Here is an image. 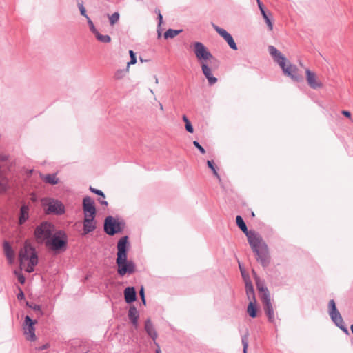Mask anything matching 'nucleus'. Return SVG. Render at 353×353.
Wrapping results in <instances>:
<instances>
[{
  "label": "nucleus",
  "instance_id": "nucleus-1",
  "mask_svg": "<svg viewBox=\"0 0 353 353\" xmlns=\"http://www.w3.org/2000/svg\"><path fill=\"white\" fill-rule=\"evenodd\" d=\"M127 243L128 237L124 236L120 239L117 243V272L121 276H124L126 274H131L135 271L134 263L127 259Z\"/></svg>",
  "mask_w": 353,
  "mask_h": 353
},
{
  "label": "nucleus",
  "instance_id": "nucleus-2",
  "mask_svg": "<svg viewBox=\"0 0 353 353\" xmlns=\"http://www.w3.org/2000/svg\"><path fill=\"white\" fill-rule=\"evenodd\" d=\"M21 269L24 268L28 272L34 271V267L38 263V258L32 246L26 241L19 254Z\"/></svg>",
  "mask_w": 353,
  "mask_h": 353
},
{
  "label": "nucleus",
  "instance_id": "nucleus-3",
  "mask_svg": "<svg viewBox=\"0 0 353 353\" xmlns=\"http://www.w3.org/2000/svg\"><path fill=\"white\" fill-rule=\"evenodd\" d=\"M67 243V237L62 231H56L52 236L46 242V245L53 251L65 250Z\"/></svg>",
  "mask_w": 353,
  "mask_h": 353
},
{
  "label": "nucleus",
  "instance_id": "nucleus-4",
  "mask_svg": "<svg viewBox=\"0 0 353 353\" xmlns=\"http://www.w3.org/2000/svg\"><path fill=\"white\" fill-rule=\"evenodd\" d=\"M56 232L54 226L50 223H43L38 226L35 231L34 234L36 239L38 242H46L50 239L52 235Z\"/></svg>",
  "mask_w": 353,
  "mask_h": 353
},
{
  "label": "nucleus",
  "instance_id": "nucleus-5",
  "mask_svg": "<svg viewBox=\"0 0 353 353\" xmlns=\"http://www.w3.org/2000/svg\"><path fill=\"white\" fill-rule=\"evenodd\" d=\"M329 307V314L336 324L337 327H339L341 330H343L346 334H348V330L345 326V323L343 319L340 314V312L336 309L335 302L333 299H331L328 303Z\"/></svg>",
  "mask_w": 353,
  "mask_h": 353
},
{
  "label": "nucleus",
  "instance_id": "nucleus-6",
  "mask_svg": "<svg viewBox=\"0 0 353 353\" xmlns=\"http://www.w3.org/2000/svg\"><path fill=\"white\" fill-rule=\"evenodd\" d=\"M245 235L254 253H258L259 250L267 246L261 236L256 232L250 231Z\"/></svg>",
  "mask_w": 353,
  "mask_h": 353
},
{
  "label": "nucleus",
  "instance_id": "nucleus-7",
  "mask_svg": "<svg viewBox=\"0 0 353 353\" xmlns=\"http://www.w3.org/2000/svg\"><path fill=\"white\" fill-rule=\"evenodd\" d=\"M41 203L46 208V210L48 213L61 214L64 212L63 205L57 200L46 198L41 200Z\"/></svg>",
  "mask_w": 353,
  "mask_h": 353
},
{
  "label": "nucleus",
  "instance_id": "nucleus-8",
  "mask_svg": "<svg viewBox=\"0 0 353 353\" xmlns=\"http://www.w3.org/2000/svg\"><path fill=\"white\" fill-rule=\"evenodd\" d=\"M282 68L285 75L290 77L293 81H299L301 78L297 75L298 68L292 65L286 58H281V63L279 64Z\"/></svg>",
  "mask_w": 353,
  "mask_h": 353
},
{
  "label": "nucleus",
  "instance_id": "nucleus-9",
  "mask_svg": "<svg viewBox=\"0 0 353 353\" xmlns=\"http://www.w3.org/2000/svg\"><path fill=\"white\" fill-rule=\"evenodd\" d=\"M192 46L194 47V52L196 57L199 61L205 63L206 61L213 58L212 54L209 52L207 48L201 42H194Z\"/></svg>",
  "mask_w": 353,
  "mask_h": 353
},
{
  "label": "nucleus",
  "instance_id": "nucleus-10",
  "mask_svg": "<svg viewBox=\"0 0 353 353\" xmlns=\"http://www.w3.org/2000/svg\"><path fill=\"white\" fill-rule=\"evenodd\" d=\"M123 229V225L117 219L112 216H108L105 219L104 230L109 235H114L121 232Z\"/></svg>",
  "mask_w": 353,
  "mask_h": 353
},
{
  "label": "nucleus",
  "instance_id": "nucleus-11",
  "mask_svg": "<svg viewBox=\"0 0 353 353\" xmlns=\"http://www.w3.org/2000/svg\"><path fill=\"white\" fill-rule=\"evenodd\" d=\"M37 323V321H33L30 316H26L23 323V333L26 336V339L28 341H34L37 339L35 335L34 325Z\"/></svg>",
  "mask_w": 353,
  "mask_h": 353
},
{
  "label": "nucleus",
  "instance_id": "nucleus-12",
  "mask_svg": "<svg viewBox=\"0 0 353 353\" xmlns=\"http://www.w3.org/2000/svg\"><path fill=\"white\" fill-rule=\"evenodd\" d=\"M306 81L312 89H321L323 88V82L319 79L317 74L309 69L305 70Z\"/></svg>",
  "mask_w": 353,
  "mask_h": 353
},
{
  "label": "nucleus",
  "instance_id": "nucleus-13",
  "mask_svg": "<svg viewBox=\"0 0 353 353\" xmlns=\"http://www.w3.org/2000/svg\"><path fill=\"white\" fill-rule=\"evenodd\" d=\"M83 210L84 216H95L96 208L93 199L85 196L83 200Z\"/></svg>",
  "mask_w": 353,
  "mask_h": 353
},
{
  "label": "nucleus",
  "instance_id": "nucleus-14",
  "mask_svg": "<svg viewBox=\"0 0 353 353\" xmlns=\"http://www.w3.org/2000/svg\"><path fill=\"white\" fill-rule=\"evenodd\" d=\"M262 303L263 304L265 312L268 316L269 321L270 322H274V309L271 303L270 296H268L267 295L264 294Z\"/></svg>",
  "mask_w": 353,
  "mask_h": 353
},
{
  "label": "nucleus",
  "instance_id": "nucleus-15",
  "mask_svg": "<svg viewBox=\"0 0 353 353\" xmlns=\"http://www.w3.org/2000/svg\"><path fill=\"white\" fill-rule=\"evenodd\" d=\"M95 216H84L83 219V232L86 234L94 230L97 228Z\"/></svg>",
  "mask_w": 353,
  "mask_h": 353
},
{
  "label": "nucleus",
  "instance_id": "nucleus-16",
  "mask_svg": "<svg viewBox=\"0 0 353 353\" xmlns=\"http://www.w3.org/2000/svg\"><path fill=\"white\" fill-rule=\"evenodd\" d=\"M215 30L222 37L224 38L232 49L235 50H237L236 44L235 43L232 37L225 30L218 26H215Z\"/></svg>",
  "mask_w": 353,
  "mask_h": 353
},
{
  "label": "nucleus",
  "instance_id": "nucleus-17",
  "mask_svg": "<svg viewBox=\"0 0 353 353\" xmlns=\"http://www.w3.org/2000/svg\"><path fill=\"white\" fill-rule=\"evenodd\" d=\"M3 251L4 254L6 256V259L10 264H12L14 261V257L15 254L14 251L12 248V247L10 245L9 243L7 241H5L3 243Z\"/></svg>",
  "mask_w": 353,
  "mask_h": 353
},
{
  "label": "nucleus",
  "instance_id": "nucleus-18",
  "mask_svg": "<svg viewBox=\"0 0 353 353\" xmlns=\"http://www.w3.org/2000/svg\"><path fill=\"white\" fill-rule=\"evenodd\" d=\"M257 256V260L262 263L263 265H266L269 262V256L268 253V247L262 248L259 250L258 253H254Z\"/></svg>",
  "mask_w": 353,
  "mask_h": 353
},
{
  "label": "nucleus",
  "instance_id": "nucleus-19",
  "mask_svg": "<svg viewBox=\"0 0 353 353\" xmlns=\"http://www.w3.org/2000/svg\"><path fill=\"white\" fill-rule=\"evenodd\" d=\"M201 68L203 73L207 78L209 83L211 85L214 84L217 81V79L212 77L210 68L206 65L205 63L203 62H202Z\"/></svg>",
  "mask_w": 353,
  "mask_h": 353
},
{
  "label": "nucleus",
  "instance_id": "nucleus-20",
  "mask_svg": "<svg viewBox=\"0 0 353 353\" xmlns=\"http://www.w3.org/2000/svg\"><path fill=\"white\" fill-rule=\"evenodd\" d=\"M124 297L126 303H130L136 300V292L133 287H128L124 290Z\"/></svg>",
  "mask_w": 353,
  "mask_h": 353
},
{
  "label": "nucleus",
  "instance_id": "nucleus-21",
  "mask_svg": "<svg viewBox=\"0 0 353 353\" xmlns=\"http://www.w3.org/2000/svg\"><path fill=\"white\" fill-rule=\"evenodd\" d=\"M128 317L131 321L132 323L137 327L138 324L139 313L137 308L134 306L130 307L128 312Z\"/></svg>",
  "mask_w": 353,
  "mask_h": 353
},
{
  "label": "nucleus",
  "instance_id": "nucleus-22",
  "mask_svg": "<svg viewBox=\"0 0 353 353\" xmlns=\"http://www.w3.org/2000/svg\"><path fill=\"white\" fill-rule=\"evenodd\" d=\"M256 1H257L260 11L261 12V14L263 15V19H265V23H267L269 30L270 31H272L273 30V24H272L271 20L270 19L269 17L266 14L265 10H264L263 3L260 1V0H256Z\"/></svg>",
  "mask_w": 353,
  "mask_h": 353
},
{
  "label": "nucleus",
  "instance_id": "nucleus-23",
  "mask_svg": "<svg viewBox=\"0 0 353 353\" xmlns=\"http://www.w3.org/2000/svg\"><path fill=\"white\" fill-rule=\"evenodd\" d=\"M145 330L148 334L151 336L154 341H155L157 337V334L153 327L151 321L149 319L145 321Z\"/></svg>",
  "mask_w": 353,
  "mask_h": 353
},
{
  "label": "nucleus",
  "instance_id": "nucleus-24",
  "mask_svg": "<svg viewBox=\"0 0 353 353\" xmlns=\"http://www.w3.org/2000/svg\"><path fill=\"white\" fill-rule=\"evenodd\" d=\"M247 312L252 318H255L257 316V307L256 301H250L247 307Z\"/></svg>",
  "mask_w": 353,
  "mask_h": 353
},
{
  "label": "nucleus",
  "instance_id": "nucleus-25",
  "mask_svg": "<svg viewBox=\"0 0 353 353\" xmlns=\"http://www.w3.org/2000/svg\"><path fill=\"white\" fill-rule=\"evenodd\" d=\"M10 188L8 179L3 176L0 175V194H3Z\"/></svg>",
  "mask_w": 353,
  "mask_h": 353
},
{
  "label": "nucleus",
  "instance_id": "nucleus-26",
  "mask_svg": "<svg viewBox=\"0 0 353 353\" xmlns=\"http://www.w3.org/2000/svg\"><path fill=\"white\" fill-rule=\"evenodd\" d=\"M270 53L274 57L275 61L278 64H280L281 58H285L275 47H269Z\"/></svg>",
  "mask_w": 353,
  "mask_h": 353
},
{
  "label": "nucleus",
  "instance_id": "nucleus-27",
  "mask_svg": "<svg viewBox=\"0 0 353 353\" xmlns=\"http://www.w3.org/2000/svg\"><path fill=\"white\" fill-rule=\"evenodd\" d=\"M246 294L250 301H255L254 288L250 281L245 283Z\"/></svg>",
  "mask_w": 353,
  "mask_h": 353
},
{
  "label": "nucleus",
  "instance_id": "nucleus-28",
  "mask_svg": "<svg viewBox=\"0 0 353 353\" xmlns=\"http://www.w3.org/2000/svg\"><path fill=\"white\" fill-rule=\"evenodd\" d=\"M29 208L27 205H23L21 208V212L19 216V223L23 224L28 218Z\"/></svg>",
  "mask_w": 353,
  "mask_h": 353
},
{
  "label": "nucleus",
  "instance_id": "nucleus-29",
  "mask_svg": "<svg viewBox=\"0 0 353 353\" xmlns=\"http://www.w3.org/2000/svg\"><path fill=\"white\" fill-rule=\"evenodd\" d=\"M41 177L46 183L52 185H55L59 183V179L56 177L54 174L41 175Z\"/></svg>",
  "mask_w": 353,
  "mask_h": 353
},
{
  "label": "nucleus",
  "instance_id": "nucleus-30",
  "mask_svg": "<svg viewBox=\"0 0 353 353\" xmlns=\"http://www.w3.org/2000/svg\"><path fill=\"white\" fill-rule=\"evenodd\" d=\"M255 279L256 280V286H257V289L259 290V296L261 297V301H263V295L265 294L267 295L268 296H270V294L268 292V290L265 288L263 287V285L262 284H261L259 281H258V278L256 276H255Z\"/></svg>",
  "mask_w": 353,
  "mask_h": 353
},
{
  "label": "nucleus",
  "instance_id": "nucleus-31",
  "mask_svg": "<svg viewBox=\"0 0 353 353\" xmlns=\"http://www.w3.org/2000/svg\"><path fill=\"white\" fill-rule=\"evenodd\" d=\"M236 222L238 227L242 230L243 233H245V234L250 232L248 230L247 226L241 216H236Z\"/></svg>",
  "mask_w": 353,
  "mask_h": 353
},
{
  "label": "nucleus",
  "instance_id": "nucleus-32",
  "mask_svg": "<svg viewBox=\"0 0 353 353\" xmlns=\"http://www.w3.org/2000/svg\"><path fill=\"white\" fill-rule=\"evenodd\" d=\"M181 32H182V30H176L169 29L164 33V38L165 39L174 38Z\"/></svg>",
  "mask_w": 353,
  "mask_h": 353
},
{
  "label": "nucleus",
  "instance_id": "nucleus-33",
  "mask_svg": "<svg viewBox=\"0 0 353 353\" xmlns=\"http://www.w3.org/2000/svg\"><path fill=\"white\" fill-rule=\"evenodd\" d=\"M96 38L102 43H108L111 41V38L108 35H103L99 33L98 31L94 34Z\"/></svg>",
  "mask_w": 353,
  "mask_h": 353
},
{
  "label": "nucleus",
  "instance_id": "nucleus-34",
  "mask_svg": "<svg viewBox=\"0 0 353 353\" xmlns=\"http://www.w3.org/2000/svg\"><path fill=\"white\" fill-rule=\"evenodd\" d=\"M207 165L209 167V168L212 171L213 174L216 177V179L219 180V182L221 181V177L219 174V173L216 171V167L214 165L213 161H207Z\"/></svg>",
  "mask_w": 353,
  "mask_h": 353
},
{
  "label": "nucleus",
  "instance_id": "nucleus-35",
  "mask_svg": "<svg viewBox=\"0 0 353 353\" xmlns=\"http://www.w3.org/2000/svg\"><path fill=\"white\" fill-rule=\"evenodd\" d=\"M182 119H183V121L185 122V130L188 132H190V133H193L194 132V128H193L190 121L188 119V117L185 115H183L182 117Z\"/></svg>",
  "mask_w": 353,
  "mask_h": 353
},
{
  "label": "nucleus",
  "instance_id": "nucleus-36",
  "mask_svg": "<svg viewBox=\"0 0 353 353\" xmlns=\"http://www.w3.org/2000/svg\"><path fill=\"white\" fill-rule=\"evenodd\" d=\"M119 19V14L118 12H114L111 16L109 17L110 22L112 26L116 23Z\"/></svg>",
  "mask_w": 353,
  "mask_h": 353
},
{
  "label": "nucleus",
  "instance_id": "nucleus-37",
  "mask_svg": "<svg viewBox=\"0 0 353 353\" xmlns=\"http://www.w3.org/2000/svg\"><path fill=\"white\" fill-rule=\"evenodd\" d=\"M14 274L17 276V279H18V281L21 283V284H23L25 283V278L24 276L21 274V273L20 272V271H17V270H14Z\"/></svg>",
  "mask_w": 353,
  "mask_h": 353
},
{
  "label": "nucleus",
  "instance_id": "nucleus-38",
  "mask_svg": "<svg viewBox=\"0 0 353 353\" xmlns=\"http://www.w3.org/2000/svg\"><path fill=\"white\" fill-rule=\"evenodd\" d=\"M78 6H79V8L81 15H83V17L88 19V16L86 14V10H85V8L83 6V3H78Z\"/></svg>",
  "mask_w": 353,
  "mask_h": 353
},
{
  "label": "nucleus",
  "instance_id": "nucleus-39",
  "mask_svg": "<svg viewBox=\"0 0 353 353\" xmlns=\"http://www.w3.org/2000/svg\"><path fill=\"white\" fill-rule=\"evenodd\" d=\"M193 145L200 151L202 154H205V149L196 141H193Z\"/></svg>",
  "mask_w": 353,
  "mask_h": 353
},
{
  "label": "nucleus",
  "instance_id": "nucleus-40",
  "mask_svg": "<svg viewBox=\"0 0 353 353\" xmlns=\"http://www.w3.org/2000/svg\"><path fill=\"white\" fill-rule=\"evenodd\" d=\"M125 75V72L122 70H117L114 74V78L116 79H122Z\"/></svg>",
  "mask_w": 353,
  "mask_h": 353
},
{
  "label": "nucleus",
  "instance_id": "nucleus-41",
  "mask_svg": "<svg viewBox=\"0 0 353 353\" xmlns=\"http://www.w3.org/2000/svg\"><path fill=\"white\" fill-rule=\"evenodd\" d=\"M90 191L92 192L95 193V194L101 196V197L105 199V195H104V194L103 193L102 191H101L99 190H97V189H95V188H94L92 187H90Z\"/></svg>",
  "mask_w": 353,
  "mask_h": 353
},
{
  "label": "nucleus",
  "instance_id": "nucleus-42",
  "mask_svg": "<svg viewBox=\"0 0 353 353\" xmlns=\"http://www.w3.org/2000/svg\"><path fill=\"white\" fill-rule=\"evenodd\" d=\"M242 343H243V353H247V349H248V340H247V337L246 336L243 337V339H242Z\"/></svg>",
  "mask_w": 353,
  "mask_h": 353
},
{
  "label": "nucleus",
  "instance_id": "nucleus-43",
  "mask_svg": "<svg viewBox=\"0 0 353 353\" xmlns=\"http://www.w3.org/2000/svg\"><path fill=\"white\" fill-rule=\"evenodd\" d=\"M87 19H88V24L90 26V30L93 32V34H95L97 32V30L95 28L91 19L89 17Z\"/></svg>",
  "mask_w": 353,
  "mask_h": 353
},
{
  "label": "nucleus",
  "instance_id": "nucleus-44",
  "mask_svg": "<svg viewBox=\"0 0 353 353\" xmlns=\"http://www.w3.org/2000/svg\"><path fill=\"white\" fill-rule=\"evenodd\" d=\"M239 268H240V270H241V272L242 276L243 277L245 281V282L246 281H250L249 276H248V274H246L245 272V271L242 269L241 265L240 263H239Z\"/></svg>",
  "mask_w": 353,
  "mask_h": 353
},
{
  "label": "nucleus",
  "instance_id": "nucleus-45",
  "mask_svg": "<svg viewBox=\"0 0 353 353\" xmlns=\"http://www.w3.org/2000/svg\"><path fill=\"white\" fill-rule=\"evenodd\" d=\"M156 12L158 14V18H159V26H161V24L162 23V21H163V17H162V15L161 14V12H160L159 9L156 10Z\"/></svg>",
  "mask_w": 353,
  "mask_h": 353
},
{
  "label": "nucleus",
  "instance_id": "nucleus-46",
  "mask_svg": "<svg viewBox=\"0 0 353 353\" xmlns=\"http://www.w3.org/2000/svg\"><path fill=\"white\" fill-rule=\"evenodd\" d=\"M130 61L128 63V66H129L130 65H134L137 63V58H136V56H134L130 58Z\"/></svg>",
  "mask_w": 353,
  "mask_h": 353
},
{
  "label": "nucleus",
  "instance_id": "nucleus-47",
  "mask_svg": "<svg viewBox=\"0 0 353 353\" xmlns=\"http://www.w3.org/2000/svg\"><path fill=\"white\" fill-rule=\"evenodd\" d=\"M342 114H343L345 117L350 119L351 118V113L350 112L347 111V110H343L341 112Z\"/></svg>",
  "mask_w": 353,
  "mask_h": 353
},
{
  "label": "nucleus",
  "instance_id": "nucleus-48",
  "mask_svg": "<svg viewBox=\"0 0 353 353\" xmlns=\"http://www.w3.org/2000/svg\"><path fill=\"white\" fill-rule=\"evenodd\" d=\"M99 202L102 204V205H108V202L104 200L103 198H99L98 199Z\"/></svg>",
  "mask_w": 353,
  "mask_h": 353
},
{
  "label": "nucleus",
  "instance_id": "nucleus-49",
  "mask_svg": "<svg viewBox=\"0 0 353 353\" xmlns=\"http://www.w3.org/2000/svg\"><path fill=\"white\" fill-rule=\"evenodd\" d=\"M139 294H140V296L141 298V299H143V298H145V294H144V288L143 287H142L139 291Z\"/></svg>",
  "mask_w": 353,
  "mask_h": 353
},
{
  "label": "nucleus",
  "instance_id": "nucleus-50",
  "mask_svg": "<svg viewBox=\"0 0 353 353\" xmlns=\"http://www.w3.org/2000/svg\"><path fill=\"white\" fill-rule=\"evenodd\" d=\"M29 306L30 307H32L33 310H37V311H39V312L41 310L39 305H34V306H32V305H29Z\"/></svg>",
  "mask_w": 353,
  "mask_h": 353
},
{
  "label": "nucleus",
  "instance_id": "nucleus-51",
  "mask_svg": "<svg viewBox=\"0 0 353 353\" xmlns=\"http://www.w3.org/2000/svg\"><path fill=\"white\" fill-rule=\"evenodd\" d=\"M23 296H24V294H23V292H21L18 294V296H17L18 299H23Z\"/></svg>",
  "mask_w": 353,
  "mask_h": 353
},
{
  "label": "nucleus",
  "instance_id": "nucleus-52",
  "mask_svg": "<svg viewBox=\"0 0 353 353\" xmlns=\"http://www.w3.org/2000/svg\"><path fill=\"white\" fill-rule=\"evenodd\" d=\"M129 54H130V58L135 56V54L132 50H130Z\"/></svg>",
  "mask_w": 353,
  "mask_h": 353
},
{
  "label": "nucleus",
  "instance_id": "nucleus-53",
  "mask_svg": "<svg viewBox=\"0 0 353 353\" xmlns=\"http://www.w3.org/2000/svg\"><path fill=\"white\" fill-rule=\"evenodd\" d=\"M159 108H160V110H161V111H163V110H164V109H163V104H162L161 103H160V102H159Z\"/></svg>",
  "mask_w": 353,
  "mask_h": 353
},
{
  "label": "nucleus",
  "instance_id": "nucleus-54",
  "mask_svg": "<svg viewBox=\"0 0 353 353\" xmlns=\"http://www.w3.org/2000/svg\"><path fill=\"white\" fill-rule=\"evenodd\" d=\"M155 344L157 345L158 348L156 350V353H161L160 347H159L158 344L155 343Z\"/></svg>",
  "mask_w": 353,
  "mask_h": 353
},
{
  "label": "nucleus",
  "instance_id": "nucleus-55",
  "mask_svg": "<svg viewBox=\"0 0 353 353\" xmlns=\"http://www.w3.org/2000/svg\"><path fill=\"white\" fill-rule=\"evenodd\" d=\"M155 83H157V84L159 83V79L157 77L155 78Z\"/></svg>",
  "mask_w": 353,
  "mask_h": 353
},
{
  "label": "nucleus",
  "instance_id": "nucleus-56",
  "mask_svg": "<svg viewBox=\"0 0 353 353\" xmlns=\"http://www.w3.org/2000/svg\"><path fill=\"white\" fill-rule=\"evenodd\" d=\"M251 216L252 217H254L255 216V214L254 212H251Z\"/></svg>",
  "mask_w": 353,
  "mask_h": 353
},
{
  "label": "nucleus",
  "instance_id": "nucleus-57",
  "mask_svg": "<svg viewBox=\"0 0 353 353\" xmlns=\"http://www.w3.org/2000/svg\"><path fill=\"white\" fill-rule=\"evenodd\" d=\"M141 301H142L144 305H145V298H143V299H141Z\"/></svg>",
  "mask_w": 353,
  "mask_h": 353
},
{
  "label": "nucleus",
  "instance_id": "nucleus-58",
  "mask_svg": "<svg viewBox=\"0 0 353 353\" xmlns=\"http://www.w3.org/2000/svg\"><path fill=\"white\" fill-rule=\"evenodd\" d=\"M350 330H351V331H352V334H353V325H352L350 326Z\"/></svg>",
  "mask_w": 353,
  "mask_h": 353
}]
</instances>
